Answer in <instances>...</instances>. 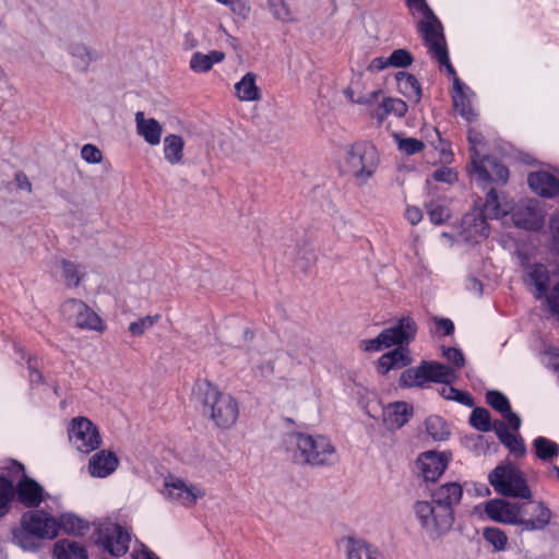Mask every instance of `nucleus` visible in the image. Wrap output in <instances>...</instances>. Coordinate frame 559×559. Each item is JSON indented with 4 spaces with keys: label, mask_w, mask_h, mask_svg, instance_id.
I'll return each mask as SVG.
<instances>
[{
    "label": "nucleus",
    "mask_w": 559,
    "mask_h": 559,
    "mask_svg": "<svg viewBox=\"0 0 559 559\" xmlns=\"http://www.w3.org/2000/svg\"><path fill=\"white\" fill-rule=\"evenodd\" d=\"M194 393L203 407V413L219 429H228L238 419L239 407L237 401L227 393L222 392L207 380L198 381Z\"/></svg>",
    "instance_id": "2"
},
{
    "label": "nucleus",
    "mask_w": 559,
    "mask_h": 559,
    "mask_svg": "<svg viewBox=\"0 0 559 559\" xmlns=\"http://www.w3.org/2000/svg\"><path fill=\"white\" fill-rule=\"evenodd\" d=\"M487 403L501 414L510 408L508 399L500 392L490 391L486 396Z\"/></svg>",
    "instance_id": "50"
},
{
    "label": "nucleus",
    "mask_w": 559,
    "mask_h": 559,
    "mask_svg": "<svg viewBox=\"0 0 559 559\" xmlns=\"http://www.w3.org/2000/svg\"><path fill=\"white\" fill-rule=\"evenodd\" d=\"M405 217L412 225H416L421 221L423 213L416 206H407L405 211Z\"/></svg>",
    "instance_id": "58"
},
{
    "label": "nucleus",
    "mask_w": 559,
    "mask_h": 559,
    "mask_svg": "<svg viewBox=\"0 0 559 559\" xmlns=\"http://www.w3.org/2000/svg\"><path fill=\"white\" fill-rule=\"evenodd\" d=\"M500 441L516 456H522L525 453V445L523 440L510 432L502 424L496 427Z\"/></svg>",
    "instance_id": "38"
},
{
    "label": "nucleus",
    "mask_w": 559,
    "mask_h": 559,
    "mask_svg": "<svg viewBox=\"0 0 559 559\" xmlns=\"http://www.w3.org/2000/svg\"><path fill=\"white\" fill-rule=\"evenodd\" d=\"M417 328L413 319L405 317L399 320L396 325L383 330L376 338L365 340L361 347L367 352H379L394 345L400 347L383 354L378 360V371L382 374L393 369H401L412 362L408 344L414 340Z\"/></svg>",
    "instance_id": "1"
},
{
    "label": "nucleus",
    "mask_w": 559,
    "mask_h": 559,
    "mask_svg": "<svg viewBox=\"0 0 559 559\" xmlns=\"http://www.w3.org/2000/svg\"><path fill=\"white\" fill-rule=\"evenodd\" d=\"M71 444L82 453H90L100 445L97 427L86 417H75L68 428Z\"/></svg>",
    "instance_id": "11"
},
{
    "label": "nucleus",
    "mask_w": 559,
    "mask_h": 559,
    "mask_svg": "<svg viewBox=\"0 0 559 559\" xmlns=\"http://www.w3.org/2000/svg\"><path fill=\"white\" fill-rule=\"evenodd\" d=\"M485 211L495 218L511 214L514 225L524 229H537L544 222L542 212L533 201L513 206L509 201L501 202L495 190L487 194Z\"/></svg>",
    "instance_id": "6"
},
{
    "label": "nucleus",
    "mask_w": 559,
    "mask_h": 559,
    "mask_svg": "<svg viewBox=\"0 0 559 559\" xmlns=\"http://www.w3.org/2000/svg\"><path fill=\"white\" fill-rule=\"evenodd\" d=\"M58 532L62 530L67 534L72 535H82L87 528L88 524L86 521L82 520L74 513L68 512L62 513L59 519H57Z\"/></svg>",
    "instance_id": "32"
},
{
    "label": "nucleus",
    "mask_w": 559,
    "mask_h": 559,
    "mask_svg": "<svg viewBox=\"0 0 559 559\" xmlns=\"http://www.w3.org/2000/svg\"><path fill=\"white\" fill-rule=\"evenodd\" d=\"M225 58V52L221 50H211L206 53L195 51L189 60V68L194 73H206L212 70L214 64L223 62Z\"/></svg>",
    "instance_id": "25"
},
{
    "label": "nucleus",
    "mask_w": 559,
    "mask_h": 559,
    "mask_svg": "<svg viewBox=\"0 0 559 559\" xmlns=\"http://www.w3.org/2000/svg\"><path fill=\"white\" fill-rule=\"evenodd\" d=\"M13 493L12 483L4 477H0V516L8 512Z\"/></svg>",
    "instance_id": "47"
},
{
    "label": "nucleus",
    "mask_w": 559,
    "mask_h": 559,
    "mask_svg": "<svg viewBox=\"0 0 559 559\" xmlns=\"http://www.w3.org/2000/svg\"><path fill=\"white\" fill-rule=\"evenodd\" d=\"M548 272L543 265H534L527 272L528 284L535 287V296L540 298L547 292Z\"/></svg>",
    "instance_id": "36"
},
{
    "label": "nucleus",
    "mask_w": 559,
    "mask_h": 559,
    "mask_svg": "<svg viewBox=\"0 0 559 559\" xmlns=\"http://www.w3.org/2000/svg\"><path fill=\"white\" fill-rule=\"evenodd\" d=\"M504 419L508 421L509 426L514 429V430H518L521 426V419L520 417L514 414L511 408H508V411H506L504 413H502Z\"/></svg>",
    "instance_id": "60"
},
{
    "label": "nucleus",
    "mask_w": 559,
    "mask_h": 559,
    "mask_svg": "<svg viewBox=\"0 0 559 559\" xmlns=\"http://www.w3.org/2000/svg\"><path fill=\"white\" fill-rule=\"evenodd\" d=\"M57 559H87L85 549L75 542L59 540L53 548Z\"/></svg>",
    "instance_id": "33"
},
{
    "label": "nucleus",
    "mask_w": 559,
    "mask_h": 559,
    "mask_svg": "<svg viewBox=\"0 0 559 559\" xmlns=\"http://www.w3.org/2000/svg\"><path fill=\"white\" fill-rule=\"evenodd\" d=\"M380 95V91H372L367 95L360 96L357 99H353V102L364 105H371L378 100Z\"/></svg>",
    "instance_id": "62"
},
{
    "label": "nucleus",
    "mask_w": 559,
    "mask_h": 559,
    "mask_svg": "<svg viewBox=\"0 0 559 559\" xmlns=\"http://www.w3.org/2000/svg\"><path fill=\"white\" fill-rule=\"evenodd\" d=\"M486 211L475 209L467 213L461 224V237L467 242H480L489 235ZM489 217H491L489 215Z\"/></svg>",
    "instance_id": "17"
},
{
    "label": "nucleus",
    "mask_w": 559,
    "mask_h": 559,
    "mask_svg": "<svg viewBox=\"0 0 559 559\" xmlns=\"http://www.w3.org/2000/svg\"><path fill=\"white\" fill-rule=\"evenodd\" d=\"M15 182H16V186L19 189L24 190L26 192L32 191V185H31L28 178L26 177V175H24L22 173H17L15 175Z\"/></svg>",
    "instance_id": "61"
},
{
    "label": "nucleus",
    "mask_w": 559,
    "mask_h": 559,
    "mask_svg": "<svg viewBox=\"0 0 559 559\" xmlns=\"http://www.w3.org/2000/svg\"><path fill=\"white\" fill-rule=\"evenodd\" d=\"M159 320V314L145 316L139 318L136 321L130 323L129 332L133 336H142L147 330L152 329Z\"/></svg>",
    "instance_id": "43"
},
{
    "label": "nucleus",
    "mask_w": 559,
    "mask_h": 559,
    "mask_svg": "<svg viewBox=\"0 0 559 559\" xmlns=\"http://www.w3.org/2000/svg\"><path fill=\"white\" fill-rule=\"evenodd\" d=\"M451 454L448 452L427 451L417 459V467L426 481H436L445 471Z\"/></svg>",
    "instance_id": "18"
},
{
    "label": "nucleus",
    "mask_w": 559,
    "mask_h": 559,
    "mask_svg": "<svg viewBox=\"0 0 559 559\" xmlns=\"http://www.w3.org/2000/svg\"><path fill=\"white\" fill-rule=\"evenodd\" d=\"M271 10L274 17L281 22L289 23L296 20L294 12L284 0H272Z\"/></svg>",
    "instance_id": "45"
},
{
    "label": "nucleus",
    "mask_w": 559,
    "mask_h": 559,
    "mask_svg": "<svg viewBox=\"0 0 559 559\" xmlns=\"http://www.w3.org/2000/svg\"><path fill=\"white\" fill-rule=\"evenodd\" d=\"M463 495V489L457 483H449L439 487L432 495V500L449 510L459 503Z\"/></svg>",
    "instance_id": "29"
},
{
    "label": "nucleus",
    "mask_w": 559,
    "mask_h": 559,
    "mask_svg": "<svg viewBox=\"0 0 559 559\" xmlns=\"http://www.w3.org/2000/svg\"><path fill=\"white\" fill-rule=\"evenodd\" d=\"M390 67L389 57H378L370 61L368 70L371 72H379Z\"/></svg>",
    "instance_id": "57"
},
{
    "label": "nucleus",
    "mask_w": 559,
    "mask_h": 559,
    "mask_svg": "<svg viewBox=\"0 0 559 559\" xmlns=\"http://www.w3.org/2000/svg\"><path fill=\"white\" fill-rule=\"evenodd\" d=\"M57 267L60 271L61 278L67 287L74 288L80 285L83 273L79 265L73 262L62 260L58 263Z\"/></svg>",
    "instance_id": "37"
},
{
    "label": "nucleus",
    "mask_w": 559,
    "mask_h": 559,
    "mask_svg": "<svg viewBox=\"0 0 559 559\" xmlns=\"http://www.w3.org/2000/svg\"><path fill=\"white\" fill-rule=\"evenodd\" d=\"M471 424L480 431H489L491 429L489 412L485 408H475L471 415Z\"/></svg>",
    "instance_id": "48"
},
{
    "label": "nucleus",
    "mask_w": 559,
    "mask_h": 559,
    "mask_svg": "<svg viewBox=\"0 0 559 559\" xmlns=\"http://www.w3.org/2000/svg\"><path fill=\"white\" fill-rule=\"evenodd\" d=\"M428 381L450 383L456 379V373L453 368L445 365L426 361Z\"/></svg>",
    "instance_id": "34"
},
{
    "label": "nucleus",
    "mask_w": 559,
    "mask_h": 559,
    "mask_svg": "<svg viewBox=\"0 0 559 559\" xmlns=\"http://www.w3.org/2000/svg\"><path fill=\"white\" fill-rule=\"evenodd\" d=\"M428 381L426 361L418 367L406 369L400 378L403 386H424Z\"/></svg>",
    "instance_id": "35"
},
{
    "label": "nucleus",
    "mask_w": 559,
    "mask_h": 559,
    "mask_svg": "<svg viewBox=\"0 0 559 559\" xmlns=\"http://www.w3.org/2000/svg\"><path fill=\"white\" fill-rule=\"evenodd\" d=\"M58 535L57 519L44 510L25 512L21 526L14 531L13 540L26 550L37 549L40 542L53 539Z\"/></svg>",
    "instance_id": "4"
},
{
    "label": "nucleus",
    "mask_w": 559,
    "mask_h": 559,
    "mask_svg": "<svg viewBox=\"0 0 559 559\" xmlns=\"http://www.w3.org/2000/svg\"><path fill=\"white\" fill-rule=\"evenodd\" d=\"M437 325L443 331L445 335H449L453 332V323L449 319H438L436 320Z\"/></svg>",
    "instance_id": "64"
},
{
    "label": "nucleus",
    "mask_w": 559,
    "mask_h": 559,
    "mask_svg": "<svg viewBox=\"0 0 559 559\" xmlns=\"http://www.w3.org/2000/svg\"><path fill=\"white\" fill-rule=\"evenodd\" d=\"M162 495L169 503L190 509L205 498L206 489L201 484L169 475L164 480Z\"/></svg>",
    "instance_id": "9"
},
{
    "label": "nucleus",
    "mask_w": 559,
    "mask_h": 559,
    "mask_svg": "<svg viewBox=\"0 0 559 559\" xmlns=\"http://www.w3.org/2000/svg\"><path fill=\"white\" fill-rule=\"evenodd\" d=\"M81 157L88 164H99L103 159V154L97 146L85 144L81 148Z\"/></svg>",
    "instance_id": "51"
},
{
    "label": "nucleus",
    "mask_w": 559,
    "mask_h": 559,
    "mask_svg": "<svg viewBox=\"0 0 559 559\" xmlns=\"http://www.w3.org/2000/svg\"><path fill=\"white\" fill-rule=\"evenodd\" d=\"M547 302L551 311L559 314V284L556 285L550 295L547 296Z\"/></svg>",
    "instance_id": "59"
},
{
    "label": "nucleus",
    "mask_w": 559,
    "mask_h": 559,
    "mask_svg": "<svg viewBox=\"0 0 559 559\" xmlns=\"http://www.w3.org/2000/svg\"><path fill=\"white\" fill-rule=\"evenodd\" d=\"M439 393L447 400H453L466 406L473 405V399L469 394L456 390L455 388L451 386L450 383H443L439 390Z\"/></svg>",
    "instance_id": "44"
},
{
    "label": "nucleus",
    "mask_w": 559,
    "mask_h": 559,
    "mask_svg": "<svg viewBox=\"0 0 559 559\" xmlns=\"http://www.w3.org/2000/svg\"><path fill=\"white\" fill-rule=\"evenodd\" d=\"M347 559H382L378 550L362 539L349 538L346 544Z\"/></svg>",
    "instance_id": "31"
},
{
    "label": "nucleus",
    "mask_w": 559,
    "mask_h": 559,
    "mask_svg": "<svg viewBox=\"0 0 559 559\" xmlns=\"http://www.w3.org/2000/svg\"><path fill=\"white\" fill-rule=\"evenodd\" d=\"M523 506L506 499L495 498L485 503L487 516L495 522L520 526V514Z\"/></svg>",
    "instance_id": "15"
},
{
    "label": "nucleus",
    "mask_w": 559,
    "mask_h": 559,
    "mask_svg": "<svg viewBox=\"0 0 559 559\" xmlns=\"http://www.w3.org/2000/svg\"><path fill=\"white\" fill-rule=\"evenodd\" d=\"M468 140L471 143V159L473 160L474 157L477 159L483 157L478 151V146L483 143V135L479 132L471 130L468 132Z\"/></svg>",
    "instance_id": "55"
},
{
    "label": "nucleus",
    "mask_w": 559,
    "mask_h": 559,
    "mask_svg": "<svg viewBox=\"0 0 559 559\" xmlns=\"http://www.w3.org/2000/svg\"><path fill=\"white\" fill-rule=\"evenodd\" d=\"M118 464L119 460L115 453L102 450L91 456L87 472L92 477L105 478L117 469Z\"/></svg>",
    "instance_id": "19"
},
{
    "label": "nucleus",
    "mask_w": 559,
    "mask_h": 559,
    "mask_svg": "<svg viewBox=\"0 0 559 559\" xmlns=\"http://www.w3.org/2000/svg\"><path fill=\"white\" fill-rule=\"evenodd\" d=\"M399 92L408 100L417 104L421 98V88L417 79L407 72L395 74Z\"/></svg>",
    "instance_id": "28"
},
{
    "label": "nucleus",
    "mask_w": 559,
    "mask_h": 559,
    "mask_svg": "<svg viewBox=\"0 0 559 559\" xmlns=\"http://www.w3.org/2000/svg\"><path fill=\"white\" fill-rule=\"evenodd\" d=\"M135 126L138 134L147 144L156 146L160 143L163 127L156 119L148 118L144 112L138 111L135 114Z\"/></svg>",
    "instance_id": "21"
},
{
    "label": "nucleus",
    "mask_w": 559,
    "mask_h": 559,
    "mask_svg": "<svg viewBox=\"0 0 559 559\" xmlns=\"http://www.w3.org/2000/svg\"><path fill=\"white\" fill-rule=\"evenodd\" d=\"M449 217L450 212L443 205L438 204L429 211V218L436 225L443 224Z\"/></svg>",
    "instance_id": "53"
},
{
    "label": "nucleus",
    "mask_w": 559,
    "mask_h": 559,
    "mask_svg": "<svg viewBox=\"0 0 559 559\" xmlns=\"http://www.w3.org/2000/svg\"><path fill=\"white\" fill-rule=\"evenodd\" d=\"M378 167V152L372 144L357 143L347 152L345 169L360 182L372 176Z\"/></svg>",
    "instance_id": "10"
},
{
    "label": "nucleus",
    "mask_w": 559,
    "mask_h": 559,
    "mask_svg": "<svg viewBox=\"0 0 559 559\" xmlns=\"http://www.w3.org/2000/svg\"><path fill=\"white\" fill-rule=\"evenodd\" d=\"M394 139L399 150L404 154L413 155L424 148V143L415 138H402L395 134Z\"/></svg>",
    "instance_id": "46"
},
{
    "label": "nucleus",
    "mask_w": 559,
    "mask_h": 559,
    "mask_svg": "<svg viewBox=\"0 0 559 559\" xmlns=\"http://www.w3.org/2000/svg\"><path fill=\"white\" fill-rule=\"evenodd\" d=\"M287 448L297 462L310 465H331L337 461L336 448L322 435L290 433Z\"/></svg>",
    "instance_id": "3"
},
{
    "label": "nucleus",
    "mask_w": 559,
    "mask_h": 559,
    "mask_svg": "<svg viewBox=\"0 0 559 559\" xmlns=\"http://www.w3.org/2000/svg\"><path fill=\"white\" fill-rule=\"evenodd\" d=\"M442 354H443V357L448 361L453 364V366L451 368H453L454 371L464 366V362H465L464 357H463V354L459 349L451 348V347L443 348Z\"/></svg>",
    "instance_id": "52"
},
{
    "label": "nucleus",
    "mask_w": 559,
    "mask_h": 559,
    "mask_svg": "<svg viewBox=\"0 0 559 559\" xmlns=\"http://www.w3.org/2000/svg\"><path fill=\"white\" fill-rule=\"evenodd\" d=\"M407 5L413 14L418 13L421 16L418 28L432 57L436 58L441 66H445L449 73L454 74V70L449 61L440 22L433 15L425 0H407Z\"/></svg>",
    "instance_id": "5"
},
{
    "label": "nucleus",
    "mask_w": 559,
    "mask_h": 559,
    "mask_svg": "<svg viewBox=\"0 0 559 559\" xmlns=\"http://www.w3.org/2000/svg\"><path fill=\"white\" fill-rule=\"evenodd\" d=\"M185 141L178 134H168L164 139V157L170 165L181 164L183 160Z\"/></svg>",
    "instance_id": "30"
},
{
    "label": "nucleus",
    "mask_w": 559,
    "mask_h": 559,
    "mask_svg": "<svg viewBox=\"0 0 559 559\" xmlns=\"http://www.w3.org/2000/svg\"><path fill=\"white\" fill-rule=\"evenodd\" d=\"M495 491L507 497L531 499L532 491L522 472L511 464L497 466L488 476Z\"/></svg>",
    "instance_id": "8"
},
{
    "label": "nucleus",
    "mask_w": 559,
    "mask_h": 559,
    "mask_svg": "<svg viewBox=\"0 0 559 559\" xmlns=\"http://www.w3.org/2000/svg\"><path fill=\"white\" fill-rule=\"evenodd\" d=\"M413 415V408L405 402H394L383 409V420L390 429H397L405 425Z\"/></svg>",
    "instance_id": "22"
},
{
    "label": "nucleus",
    "mask_w": 559,
    "mask_h": 559,
    "mask_svg": "<svg viewBox=\"0 0 559 559\" xmlns=\"http://www.w3.org/2000/svg\"><path fill=\"white\" fill-rule=\"evenodd\" d=\"M258 75L253 72H247L238 82L235 83V96L240 102H259L262 98L261 90L257 84Z\"/></svg>",
    "instance_id": "23"
},
{
    "label": "nucleus",
    "mask_w": 559,
    "mask_h": 559,
    "mask_svg": "<svg viewBox=\"0 0 559 559\" xmlns=\"http://www.w3.org/2000/svg\"><path fill=\"white\" fill-rule=\"evenodd\" d=\"M407 111V105L404 100L399 98H385L381 106L376 111L374 116L379 121H382L389 114H393L397 117H403Z\"/></svg>",
    "instance_id": "39"
},
{
    "label": "nucleus",
    "mask_w": 559,
    "mask_h": 559,
    "mask_svg": "<svg viewBox=\"0 0 559 559\" xmlns=\"http://www.w3.org/2000/svg\"><path fill=\"white\" fill-rule=\"evenodd\" d=\"M95 543L110 555L120 557L129 549L130 534L116 523H105L97 528Z\"/></svg>",
    "instance_id": "13"
},
{
    "label": "nucleus",
    "mask_w": 559,
    "mask_h": 559,
    "mask_svg": "<svg viewBox=\"0 0 559 559\" xmlns=\"http://www.w3.org/2000/svg\"><path fill=\"white\" fill-rule=\"evenodd\" d=\"M67 51L73 67L81 72H86L91 64L98 59L97 52L81 40L69 41Z\"/></svg>",
    "instance_id": "20"
},
{
    "label": "nucleus",
    "mask_w": 559,
    "mask_h": 559,
    "mask_svg": "<svg viewBox=\"0 0 559 559\" xmlns=\"http://www.w3.org/2000/svg\"><path fill=\"white\" fill-rule=\"evenodd\" d=\"M217 2L227 5L230 10L238 15H246L249 12V7L246 0H216Z\"/></svg>",
    "instance_id": "54"
},
{
    "label": "nucleus",
    "mask_w": 559,
    "mask_h": 559,
    "mask_svg": "<svg viewBox=\"0 0 559 559\" xmlns=\"http://www.w3.org/2000/svg\"><path fill=\"white\" fill-rule=\"evenodd\" d=\"M414 61L412 53L406 49H396L389 56V63L392 68H406Z\"/></svg>",
    "instance_id": "49"
},
{
    "label": "nucleus",
    "mask_w": 559,
    "mask_h": 559,
    "mask_svg": "<svg viewBox=\"0 0 559 559\" xmlns=\"http://www.w3.org/2000/svg\"><path fill=\"white\" fill-rule=\"evenodd\" d=\"M483 537L496 551H504L507 549L508 536L502 530L487 527L483 532Z\"/></svg>",
    "instance_id": "42"
},
{
    "label": "nucleus",
    "mask_w": 559,
    "mask_h": 559,
    "mask_svg": "<svg viewBox=\"0 0 559 559\" xmlns=\"http://www.w3.org/2000/svg\"><path fill=\"white\" fill-rule=\"evenodd\" d=\"M132 559H158L153 552H151L143 545L139 549H134Z\"/></svg>",
    "instance_id": "63"
},
{
    "label": "nucleus",
    "mask_w": 559,
    "mask_h": 559,
    "mask_svg": "<svg viewBox=\"0 0 559 559\" xmlns=\"http://www.w3.org/2000/svg\"><path fill=\"white\" fill-rule=\"evenodd\" d=\"M425 426L427 433L436 441L445 440L450 435L447 423L439 416L428 417Z\"/></svg>",
    "instance_id": "41"
},
{
    "label": "nucleus",
    "mask_w": 559,
    "mask_h": 559,
    "mask_svg": "<svg viewBox=\"0 0 559 559\" xmlns=\"http://www.w3.org/2000/svg\"><path fill=\"white\" fill-rule=\"evenodd\" d=\"M472 92L467 86L460 82L457 78L454 79V93L452 95L453 105L455 110L466 119L471 121L475 117V112L471 105Z\"/></svg>",
    "instance_id": "26"
},
{
    "label": "nucleus",
    "mask_w": 559,
    "mask_h": 559,
    "mask_svg": "<svg viewBox=\"0 0 559 559\" xmlns=\"http://www.w3.org/2000/svg\"><path fill=\"white\" fill-rule=\"evenodd\" d=\"M433 179L441 182L452 183L456 180V174L449 167H441L437 169L433 175Z\"/></svg>",
    "instance_id": "56"
},
{
    "label": "nucleus",
    "mask_w": 559,
    "mask_h": 559,
    "mask_svg": "<svg viewBox=\"0 0 559 559\" xmlns=\"http://www.w3.org/2000/svg\"><path fill=\"white\" fill-rule=\"evenodd\" d=\"M471 175L478 182L506 183L509 177L508 169L489 157H474L471 162Z\"/></svg>",
    "instance_id": "16"
},
{
    "label": "nucleus",
    "mask_w": 559,
    "mask_h": 559,
    "mask_svg": "<svg viewBox=\"0 0 559 559\" xmlns=\"http://www.w3.org/2000/svg\"><path fill=\"white\" fill-rule=\"evenodd\" d=\"M413 512L420 528L432 539L444 536L454 522L453 510L431 500H418L413 506Z\"/></svg>",
    "instance_id": "7"
},
{
    "label": "nucleus",
    "mask_w": 559,
    "mask_h": 559,
    "mask_svg": "<svg viewBox=\"0 0 559 559\" xmlns=\"http://www.w3.org/2000/svg\"><path fill=\"white\" fill-rule=\"evenodd\" d=\"M538 459L549 461L558 456L559 445L545 437H537L533 442Z\"/></svg>",
    "instance_id": "40"
},
{
    "label": "nucleus",
    "mask_w": 559,
    "mask_h": 559,
    "mask_svg": "<svg viewBox=\"0 0 559 559\" xmlns=\"http://www.w3.org/2000/svg\"><path fill=\"white\" fill-rule=\"evenodd\" d=\"M521 504L523 510L520 514V526L523 531H542L549 525L552 512L543 501L530 500Z\"/></svg>",
    "instance_id": "14"
},
{
    "label": "nucleus",
    "mask_w": 559,
    "mask_h": 559,
    "mask_svg": "<svg viewBox=\"0 0 559 559\" xmlns=\"http://www.w3.org/2000/svg\"><path fill=\"white\" fill-rule=\"evenodd\" d=\"M533 191L543 197H555L559 193V180L547 173H534L527 178Z\"/></svg>",
    "instance_id": "27"
},
{
    "label": "nucleus",
    "mask_w": 559,
    "mask_h": 559,
    "mask_svg": "<svg viewBox=\"0 0 559 559\" xmlns=\"http://www.w3.org/2000/svg\"><path fill=\"white\" fill-rule=\"evenodd\" d=\"M62 314L80 329L103 332L106 329L100 317L80 299H69L61 306Z\"/></svg>",
    "instance_id": "12"
},
{
    "label": "nucleus",
    "mask_w": 559,
    "mask_h": 559,
    "mask_svg": "<svg viewBox=\"0 0 559 559\" xmlns=\"http://www.w3.org/2000/svg\"><path fill=\"white\" fill-rule=\"evenodd\" d=\"M17 499L27 508L37 507L43 501V488L33 479L24 478L16 486Z\"/></svg>",
    "instance_id": "24"
}]
</instances>
